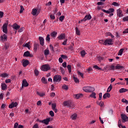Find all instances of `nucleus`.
I'll return each mask as SVG.
<instances>
[{"label": "nucleus", "mask_w": 128, "mask_h": 128, "mask_svg": "<svg viewBox=\"0 0 128 128\" xmlns=\"http://www.w3.org/2000/svg\"><path fill=\"white\" fill-rule=\"evenodd\" d=\"M63 106H66V108H72L74 110V102L70 101H65L63 102Z\"/></svg>", "instance_id": "f257e3e1"}, {"label": "nucleus", "mask_w": 128, "mask_h": 128, "mask_svg": "<svg viewBox=\"0 0 128 128\" xmlns=\"http://www.w3.org/2000/svg\"><path fill=\"white\" fill-rule=\"evenodd\" d=\"M83 90L86 92H94V88L91 86H84L83 87Z\"/></svg>", "instance_id": "f03ea898"}, {"label": "nucleus", "mask_w": 128, "mask_h": 128, "mask_svg": "<svg viewBox=\"0 0 128 128\" xmlns=\"http://www.w3.org/2000/svg\"><path fill=\"white\" fill-rule=\"evenodd\" d=\"M50 70V66L48 64H43L41 66V70L42 72H48Z\"/></svg>", "instance_id": "7ed1b4c3"}, {"label": "nucleus", "mask_w": 128, "mask_h": 128, "mask_svg": "<svg viewBox=\"0 0 128 128\" xmlns=\"http://www.w3.org/2000/svg\"><path fill=\"white\" fill-rule=\"evenodd\" d=\"M60 80H62V76L60 75H55L54 76V82H60Z\"/></svg>", "instance_id": "20e7f679"}, {"label": "nucleus", "mask_w": 128, "mask_h": 128, "mask_svg": "<svg viewBox=\"0 0 128 128\" xmlns=\"http://www.w3.org/2000/svg\"><path fill=\"white\" fill-rule=\"evenodd\" d=\"M108 46H112L114 44L112 39L109 38V39H106L105 40V46L108 45Z\"/></svg>", "instance_id": "39448f33"}, {"label": "nucleus", "mask_w": 128, "mask_h": 128, "mask_svg": "<svg viewBox=\"0 0 128 128\" xmlns=\"http://www.w3.org/2000/svg\"><path fill=\"white\" fill-rule=\"evenodd\" d=\"M121 118H122V122H128V118L126 114H122Z\"/></svg>", "instance_id": "423d86ee"}, {"label": "nucleus", "mask_w": 128, "mask_h": 128, "mask_svg": "<svg viewBox=\"0 0 128 128\" xmlns=\"http://www.w3.org/2000/svg\"><path fill=\"white\" fill-rule=\"evenodd\" d=\"M2 32L5 34H8V24H4L2 26Z\"/></svg>", "instance_id": "0eeeda50"}, {"label": "nucleus", "mask_w": 128, "mask_h": 128, "mask_svg": "<svg viewBox=\"0 0 128 128\" xmlns=\"http://www.w3.org/2000/svg\"><path fill=\"white\" fill-rule=\"evenodd\" d=\"M59 39L60 40H64L66 39V34H61L60 36H58L56 39Z\"/></svg>", "instance_id": "6e6552de"}, {"label": "nucleus", "mask_w": 128, "mask_h": 128, "mask_svg": "<svg viewBox=\"0 0 128 128\" xmlns=\"http://www.w3.org/2000/svg\"><path fill=\"white\" fill-rule=\"evenodd\" d=\"M24 86L25 87L28 86V82L26 81V80H24L22 82V88H24Z\"/></svg>", "instance_id": "1a4fd4ad"}, {"label": "nucleus", "mask_w": 128, "mask_h": 128, "mask_svg": "<svg viewBox=\"0 0 128 128\" xmlns=\"http://www.w3.org/2000/svg\"><path fill=\"white\" fill-rule=\"evenodd\" d=\"M116 14H117V16H118L119 18H122V16H124V14H122V11L120 10V9L117 10Z\"/></svg>", "instance_id": "9d476101"}, {"label": "nucleus", "mask_w": 128, "mask_h": 128, "mask_svg": "<svg viewBox=\"0 0 128 128\" xmlns=\"http://www.w3.org/2000/svg\"><path fill=\"white\" fill-rule=\"evenodd\" d=\"M18 106V102H12L11 104H10L8 106L9 108H16Z\"/></svg>", "instance_id": "9b49d317"}, {"label": "nucleus", "mask_w": 128, "mask_h": 128, "mask_svg": "<svg viewBox=\"0 0 128 128\" xmlns=\"http://www.w3.org/2000/svg\"><path fill=\"white\" fill-rule=\"evenodd\" d=\"M32 14L33 16H38L40 14V12L38 11V10L36 8H34L32 10Z\"/></svg>", "instance_id": "f8f14e48"}, {"label": "nucleus", "mask_w": 128, "mask_h": 128, "mask_svg": "<svg viewBox=\"0 0 128 128\" xmlns=\"http://www.w3.org/2000/svg\"><path fill=\"white\" fill-rule=\"evenodd\" d=\"M50 118H47L45 120H42V124H50Z\"/></svg>", "instance_id": "ddd939ff"}, {"label": "nucleus", "mask_w": 128, "mask_h": 128, "mask_svg": "<svg viewBox=\"0 0 128 128\" xmlns=\"http://www.w3.org/2000/svg\"><path fill=\"white\" fill-rule=\"evenodd\" d=\"M39 40H40V46H44V38L42 36L39 37Z\"/></svg>", "instance_id": "4468645a"}, {"label": "nucleus", "mask_w": 128, "mask_h": 128, "mask_svg": "<svg viewBox=\"0 0 128 128\" xmlns=\"http://www.w3.org/2000/svg\"><path fill=\"white\" fill-rule=\"evenodd\" d=\"M13 28L16 30H20V26L18 24L16 23H14L12 26Z\"/></svg>", "instance_id": "2eb2a0df"}, {"label": "nucleus", "mask_w": 128, "mask_h": 128, "mask_svg": "<svg viewBox=\"0 0 128 128\" xmlns=\"http://www.w3.org/2000/svg\"><path fill=\"white\" fill-rule=\"evenodd\" d=\"M23 56H24L32 58V55L30 54V53L28 51L24 52Z\"/></svg>", "instance_id": "dca6fc26"}, {"label": "nucleus", "mask_w": 128, "mask_h": 128, "mask_svg": "<svg viewBox=\"0 0 128 128\" xmlns=\"http://www.w3.org/2000/svg\"><path fill=\"white\" fill-rule=\"evenodd\" d=\"M116 70H124V68L123 66H120V64H118L115 66Z\"/></svg>", "instance_id": "f3484780"}, {"label": "nucleus", "mask_w": 128, "mask_h": 128, "mask_svg": "<svg viewBox=\"0 0 128 128\" xmlns=\"http://www.w3.org/2000/svg\"><path fill=\"white\" fill-rule=\"evenodd\" d=\"M28 64H30L28 60H25L22 62V66H24V68H26V66H28Z\"/></svg>", "instance_id": "a211bd4d"}, {"label": "nucleus", "mask_w": 128, "mask_h": 128, "mask_svg": "<svg viewBox=\"0 0 128 128\" xmlns=\"http://www.w3.org/2000/svg\"><path fill=\"white\" fill-rule=\"evenodd\" d=\"M105 36H106V38H108V36H111V38H114V36L112 35V33H110V32H106L105 34Z\"/></svg>", "instance_id": "6ab92c4d"}, {"label": "nucleus", "mask_w": 128, "mask_h": 128, "mask_svg": "<svg viewBox=\"0 0 128 128\" xmlns=\"http://www.w3.org/2000/svg\"><path fill=\"white\" fill-rule=\"evenodd\" d=\"M7 38H8V36L6 34H4L3 36H1L0 40H2V42H4V40H6Z\"/></svg>", "instance_id": "aec40b11"}, {"label": "nucleus", "mask_w": 128, "mask_h": 128, "mask_svg": "<svg viewBox=\"0 0 128 128\" xmlns=\"http://www.w3.org/2000/svg\"><path fill=\"white\" fill-rule=\"evenodd\" d=\"M1 88H2V90H6V88H8V86H6V84H4V83H2L1 84Z\"/></svg>", "instance_id": "412c9836"}, {"label": "nucleus", "mask_w": 128, "mask_h": 128, "mask_svg": "<svg viewBox=\"0 0 128 128\" xmlns=\"http://www.w3.org/2000/svg\"><path fill=\"white\" fill-rule=\"evenodd\" d=\"M106 98H110V94L109 93H105L103 96V98L106 100Z\"/></svg>", "instance_id": "4be33fe9"}, {"label": "nucleus", "mask_w": 128, "mask_h": 128, "mask_svg": "<svg viewBox=\"0 0 128 128\" xmlns=\"http://www.w3.org/2000/svg\"><path fill=\"white\" fill-rule=\"evenodd\" d=\"M84 18L86 19V20H90L92 19V16H90V14H89L88 15H86Z\"/></svg>", "instance_id": "5701e85b"}, {"label": "nucleus", "mask_w": 128, "mask_h": 128, "mask_svg": "<svg viewBox=\"0 0 128 128\" xmlns=\"http://www.w3.org/2000/svg\"><path fill=\"white\" fill-rule=\"evenodd\" d=\"M126 92H128V90L124 88H122L119 90V92H120V94Z\"/></svg>", "instance_id": "b1692460"}, {"label": "nucleus", "mask_w": 128, "mask_h": 128, "mask_svg": "<svg viewBox=\"0 0 128 128\" xmlns=\"http://www.w3.org/2000/svg\"><path fill=\"white\" fill-rule=\"evenodd\" d=\"M76 34H77V36H80V30H78V27L76 28Z\"/></svg>", "instance_id": "393cba45"}, {"label": "nucleus", "mask_w": 128, "mask_h": 128, "mask_svg": "<svg viewBox=\"0 0 128 128\" xmlns=\"http://www.w3.org/2000/svg\"><path fill=\"white\" fill-rule=\"evenodd\" d=\"M56 34H58V32L54 31L50 34V36H52V38H56Z\"/></svg>", "instance_id": "a878e982"}, {"label": "nucleus", "mask_w": 128, "mask_h": 128, "mask_svg": "<svg viewBox=\"0 0 128 128\" xmlns=\"http://www.w3.org/2000/svg\"><path fill=\"white\" fill-rule=\"evenodd\" d=\"M0 76H1V78H6L7 76H8V74L6 73H2L0 74Z\"/></svg>", "instance_id": "bb28decb"}, {"label": "nucleus", "mask_w": 128, "mask_h": 128, "mask_svg": "<svg viewBox=\"0 0 128 128\" xmlns=\"http://www.w3.org/2000/svg\"><path fill=\"white\" fill-rule=\"evenodd\" d=\"M44 56H48L50 54V50L46 48L44 50Z\"/></svg>", "instance_id": "cd10ccee"}, {"label": "nucleus", "mask_w": 128, "mask_h": 128, "mask_svg": "<svg viewBox=\"0 0 128 128\" xmlns=\"http://www.w3.org/2000/svg\"><path fill=\"white\" fill-rule=\"evenodd\" d=\"M34 73L36 76H38V74H40V72H38V69H35L34 70Z\"/></svg>", "instance_id": "c85d7f7f"}, {"label": "nucleus", "mask_w": 128, "mask_h": 128, "mask_svg": "<svg viewBox=\"0 0 128 128\" xmlns=\"http://www.w3.org/2000/svg\"><path fill=\"white\" fill-rule=\"evenodd\" d=\"M96 92H92L90 95V98H96Z\"/></svg>", "instance_id": "c756f323"}, {"label": "nucleus", "mask_w": 128, "mask_h": 128, "mask_svg": "<svg viewBox=\"0 0 128 128\" xmlns=\"http://www.w3.org/2000/svg\"><path fill=\"white\" fill-rule=\"evenodd\" d=\"M62 88L63 90H68V86H66V84H64L62 86Z\"/></svg>", "instance_id": "7c9ffc66"}, {"label": "nucleus", "mask_w": 128, "mask_h": 128, "mask_svg": "<svg viewBox=\"0 0 128 128\" xmlns=\"http://www.w3.org/2000/svg\"><path fill=\"white\" fill-rule=\"evenodd\" d=\"M82 94H76L75 95V98H76L77 99L80 98H82Z\"/></svg>", "instance_id": "2f4dec72"}, {"label": "nucleus", "mask_w": 128, "mask_h": 128, "mask_svg": "<svg viewBox=\"0 0 128 128\" xmlns=\"http://www.w3.org/2000/svg\"><path fill=\"white\" fill-rule=\"evenodd\" d=\"M41 80L43 84H47L46 79L44 77H42L41 79Z\"/></svg>", "instance_id": "473e14b6"}, {"label": "nucleus", "mask_w": 128, "mask_h": 128, "mask_svg": "<svg viewBox=\"0 0 128 128\" xmlns=\"http://www.w3.org/2000/svg\"><path fill=\"white\" fill-rule=\"evenodd\" d=\"M124 48L120 49L119 52L118 54V56H122V52H124Z\"/></svg>", "instance_id": "72a5a7b5"}, {"label": "nucleus", "mask_w": 128, "mask_h": 128, "mask_svg": "<svg viewBox=\"0 0 128 128\" xmlns=\"http://www.w3.org/2000/svg\"><path fill=\"white\" fill-rule=\"evenodd\" d=\"M112 90V84H110V86H108V88L107 92H110Z\"/></svg>", "instance_id": "f704fd0d"}, {"label": "nucleus", "mask_w": 128, "mask_h": 128, "mask_svg": "<svg viewBox=\"0 0 128 128\" xmlns=\"http://www.w3.org/2000/svg\"><path fill=\"white\" fill-rule=\"evenodd\" d=\"M38 44H34V52H36V50H38Z\"/></svg>", "instance_id": "c9c22d12"}, {"label": "nucleus", "mask_w": 128, "mask_h": 128, "mask_svg": "<svg viewBox=\"0 0 128 128\" xmlns=\"http://www.w3.org/2000/svg\"><path fill=\"white\" fill-rule=\"evenodd\" d=\"M71 118L72 120H76V118H78V115H76V114H74L72 116Z\"/></svg>", "instance_id": "e433bc0d"}, {"label": "nucleus", "mask_w": 128, "mask_h": 128, "mask_svg": "<svg viewBox=\"0 0 128 128\" xmlns=\"http://www.w3.org/2000/svg\"><path fill=\"white\" fill-rule=\"evenodd\" d=\"M99 44H104V46H106V41L104 40H100L98 42Z\"/></svg>", "instance_id": "4c0bfd02"}, {"label": "nucleus", "mask_w": 128, "mask_h": 128, "mask_svg": "<svg viewBox=\"0 0 128 128\" xmlns=\"http://www.w3.org/2000/svg\"><path fill=\"white\" fill-rule=\"evenodd\" d=\"M67 68L69 71V72H72V66H70V64H68V65Z\"/></svg>", "instance_id": "58836bf2"}, {"label": "nucleus", "mask_w": 128, "mask_h": 128, "mask_svg": "<svg viewBox=\"0 0 128 128\" xmlns=\"http://www.w3.org/2000/svg\"><path fill=\"white\" fill-rule=\"evenodd\" d=\"M80 54H81L82 56L84 57L86 56V51L84 50H83L80 52Z\"/></svg>", "instance_id": "ea45409f"}, {"label": "nucleus", "mask_w": 128, "mask_h": 128, "mask_svg": "<svg viewBox=\"0 0 128 128\" xmlns=\"http://www.w3.org/2000/svg\"><path fill=\"white\" fill-rule=\"evenodd\" d=\"M94 68L96 70H102V68L98 67V66L95 65L94 66Z\"/></svg>", "instance_id": "a19ab883"}, {"label": "nucleus", "mask_w": 128, "mask_h": 128, "mask_svg": "<svg viewBox=\"0 0 128 128\" xmlns=\"http://www.w3.org/2000/svg\"><path fill=\"white\" fill-rule=\"evenodd\" d=\"M78 76H81V78H84V74L82 73L81 72L78 71Z\"/></svg>", "instance_id": "79ce46f5"}, {"label": "nucleus", "mask_w": 128, "mask_h": 128, "mask_svg": "<svg viewBox=\"0 0 128 128\" xmlns=\"http://www.w3.org/2000/svg\"><path fill=\"white\" fill-rule=\"evenodd\" d=\"M112 6H120V4H118V3L116 2H113L112 3Z\"/></svg>", "instance_id": "37998d69"}, {"label": "nucleus", "mask_w": 128, "mask_h": 128, "mask_svg": "<svg viewBox=\"0 0 128 128\" xmlns=\"http://www.w3.org/2000/svg\"><path fill=\"white\" fill-rule=\"evenodd\" d=\"M50 18L51 20H55L56 16H54V14H50Z\"/></svg>", "instance_id": "c03bdc74"}, {"label": "nucleus", "mask_w": 128, "mask_h": 128, "mask_svg": "<svg viewBox=\"0 0 128 128\" xmlns=\"http://www.w3.org/2000/svg\"><path fill=\"white\" fill-rule=\"evenodd\" d=\"M50 116H54V111L50 110L49 112Z\"/></svg>", "instance_id": "a18cd8bd"}, {"label": "nucleus", "mask_w": 128, "mask_h": 128, "mask_svg": "<svg viewBox=\"0 0 128 128\" xmlns=\"http://www.w3.org/2000/svg\"><path fill=\"white\" fill-rule=\"evenodd\" d=\"M52 110H55L56 108V104H52Z\"/></svg>", "instance_id": "49530a36"}, {"label": "nucleus", "mask_w": 128, "mask_h": 128, "mask_svg": "<svg viewBox=\"0 0 128 128\" xmlns=\"http://www.w3.org/2000/svg\"><path fill=\"white\" fill-rule=\"evenodd\" d=\"M24 6H21L20 13L22 14V12H24Z\"/></svg>", "instance_id": "de8ad7c7"}, {"label": "nucleus", "mask_w": 128, "mask_h": 128, "mask_svg": "<svg viewBox=\"0 0 128 128\" xmlns=\"http://www.w3.org/2000/svg\"><path fill=\"white\" fill-rule=\"evenodd\" d=\"M64 20V16H61L59 18L60 22H62Z\"/></svg>", "instance_id": "09e8293b"}, {"label": "nucleus", "mask_w": 128, "mask_h": 128, "mask_svg": "<svg viewBox=\"0 0 128 128\" xmlns=\"http://www.w3.org/2000/svg\"><path fill=\"white\" fill-rule=\"evenodd\" d=\"M50 34H48L46 37V42H50Z\"/></svg>", "instance_id": "8fccbe9b"}, {"label": "nucleus", "mask_w": 128, "mask_h": 128, "mask_svg": "<svg viewBox=\"0 0 128 128\" xmlns=\"http://www.w3.org/2000/svg\"><path fill=\"white\" fill-rule=\"evenodd\" d=\"M50 50H51V52H54V46L52 44L50 45Z\"/></svg>", "instance_id": "3c124183"}, {"label": "nucleus", "mask_w": 128, "mask_h": 128, "mask_svg": "<svg viewBox=\"0 0 128 128\" xmlns=\"http://www.w3.org/2000/svg\"><path fill=\"white\" fill-rule=\"evenodd\" d=\"M60 70H61V72L62 74H64V68L62 67H60Z\"/></svg>", "instance_id": "603ef678"}, {"label": "nucleus", "mask_w": 128, "mask_h": 128, "mask_svg": "<svg viewBox=\"0 0 128 128\" xmlns=\"http://www.w3.org/2000/svg\"><path fill=\"white\" fill-rule=\"evenodd\" d=\"M98 104V106H104V102L100 101V102Z\"/></svg>", "instance_id": "864d4df0"}, {"label": "nucleus", "mask_w": 128, "mask_h": 128, "mask_svg": "<svg viewBox=\"0 0 128 128\" xmlns=\"http://www.w3.org/2000/svg\"><path fill=\"white\" fill-rule=\"evenodd\" d=\"M108 10L109 11V14H110V12L112 13L114 12V9L110 8H109Z\"/></svg>", "instance_id": "5fc2aeb1"}, {"label": "nucleus", "mask_w": 128, "mask_h": 128, "mask_svg": "<svg viewBox=\"0 0 128 128\" xmlns=\"http://www.w3.org/2000/svg\"><path fill=\"white\" fill-rule=\"evenodd\" d=\"M102 93L100 92L99 94V98H98V100H102Z\"/></svg>", "instance_id": "6e6d98bb"}, {"label": "nucleus", "mask_w": 128, "mask_h": 128, "mask_svg": "<svg viewBox=\"0 0 128 128\" xmlns=\"http://www.w3.org/2000/svg\"><path fill=\"white\" fill-rule=\"evenodd\" d=\"M60 56L64 60H66V59L68 58V56H66V55L62 54Z\"/></svg>", "instance_id": "4d7b16f0"}, {"label": "nucleus", "mask_w": 128, "mask_h": 128, "mask_svg": "<svg viewBox=\"0 0 128 128\" xmlns=\"http://www.w3.org/2000/svg\"><path fill=\"white\" fill-rule=\"evenodd\" d=\"M122 102H124L125 104H128V101L125 98H123L122 100Z\"/></svg>", "instance_id": "13d9d810"}, {"label": "nucleus", "mask_w": 128, "mask_h": 128, "mask_svg": "<svg viewBox=\"0 0 128 128\" xmlns=\"http://www.w3.org/2000/svg\"><path fill=\"white\" fill-rule=\"evenodd\" d=\"M38 96H40L42 97V96H44L46 94H44V93L38 92Z\"/></svg>", "instance_id": "bf43d9fd"}, {"label": "nucleus", "mask_w": 128, "mask_h": 128, "mask_svg": "<svg viewBox=\"0 0 128 128\" xmlns=\"http://www.w3.org/2000/svg\"><path fill=\"white\" fill-rule=\"evenodd\" d=\"M116 38H120V34H118V32H116Z\"/></svg>", "instance_id": "052dcab7"}, {"label": "nucleus", "mask_w": 128, "mask_h": 128, "mask_svg": "<svg viewBox=\"0 0 128 128\" xmlns=\"http://www.w3.org/2000/svg\"><path fill=\"white\" fill-rule=\"evenodd\" d=\"M73 78L75 82H79L78 79V78H76L75 76H74Z\"/></svg>", "instance_id": "680f3d73"}, {"label": "nucleus", "mask_w": 128, "mask_h": 128, "mask_svg": "<svg viewBox=\"0 0 128 128\" xmlns=\"http://www.w3.org/2000/svg\"><path fill=\"white\" fill-rule=\"evenodd\" d=\"M97 4L98 6H104V4L102 2H97Z\"/></svg>", "instance_id": "e2e57ef3"}, {"label": "nucleus", "mask_w": 128, "mask_h": 128, "mask_svg": "<svg viewBox=\"0 0 128 128\" xmlns=\"http://www.w3.org/2000/svg\"><path fill=\"white\" fill-rule=\"evenodd\" d=\"M123 20H124V22H128V16L124 17L123 18Z\"/></svg>", "instance_id": "0e129e2a"}, {"label": "nucleus", "mask_w": 128, "mask_h": 128, "mask_svg": "<svg viewBox=\"0 0 128 128\" xmlns=\"http://www.w3.org/2000/svg\"><path fill=\"white\" fill-rule=\"evenodd\" d=\"M66 42H68V39H66L65 40L62 42V44L63 46H66Z\"/></svg>", "instance_id": "69168bd1"}, {"label": "nucleus", "mask_w": 128, "mask_h": 128, "mask_svg": "<svg viewBox=\"0 0 128 128\" xmlns=\"http://www.w3.org/2000/svg\"><path fill=\"white\" fill-rule=\"evenodd\" d=\"M18 123L16 122L14 125V128H18Z\"/></svg>", "instance_id": "338daca9"}, {"label": "nucleus", "mask_w": 128, "mask_h": 128, "mask_svg": "<svg viewBox=\"0 0 128 128\" xmlns=\"http://www.w3.org/2000/svg\"><path fill=\"white\" fill-rule=\"evenodd\" d=\"M32 128H38V124H35L33 126Z\"/></svg>", "instance_id": "774afa93"}]
</instances>
